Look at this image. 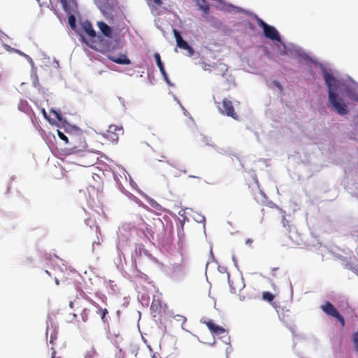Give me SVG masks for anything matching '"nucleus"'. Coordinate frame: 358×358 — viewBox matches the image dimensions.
<instances>
[{
	"label": "nucleus",
	"mask_w": 358,
	"mask_h": 358,
	"mask_svg": "<svg viewBox=\"0 0 358 358\" xmlns=\"http://www.w3.org/2000/svg\"><path fill=\"white\" fill-rule=\"evenodd\" d=\"M162 308V304L161 300L158 298L157 299L154 298L152 301V303H151L150 310L152 312L156 313V312L161 311Z\"/></svg>",
	"instance_id": "15"
},
{
	"label": "nucleus",
	"mask_w": 358,
	"mask_h": 358,
	"mask_svg": "<svg viewBox=\"0 0 358 358\" xmlns=\"http://www.w3.org/2000/svg\"><path fill=\"white\" fill-rule=\"evenodd\" d=\"M346 95L350 99L358 101V93L352 89L348 88L346 90Z\"/></svg>",
	"instance_id": "17"
},
{
	"label": "nucleus",
	"mask_w": 358,
	"mask_h": 358,
	"mask_svg": "<svg viewBox=\"0 0 358 358\" xmlns=\"http://www.w3.org/2000/svg\"><path fill=\"white\" fill-rule=\"evenodd\" d=\"M173 34L177 43L178 47H179L181 49L185 50L187 51L189 56H192L194 54V50L193 48L186 42L184 41L180 34V32L176 30L173 29Z\"/></svg>",
	"instance_id": "8"
},
{
	"label": "nucleus",
	"mask_w": 358,
	"mask_h": 358,
	"mask_svg": "<svg viewBox=\"0 0 358 358\" xmlns=\"http://www.w3.org/2000/svg\"><path fill=\"white\" fill-rule=\"evenodd\" d=\"M73 317L76 318L77 317V315L76 313H73Z\"/></svg>",
	"instance_id": "36"
},
{
	"label": "nucleus",
	"mask_w": 358,
	"mask_h": 358,
	"mask_svg": "<svg viewBox=\"0 0 358 358\" xmlns=\"http://www.w3.org/2000/svg\"><path fill=\"white\" fill-rule=\"evenodd\" d=\"M94 306L97 308L96 313L101 315V318L103 322H106L105 317L106 315L108 313V310L106 308H102L99 306H97L96 303Z\"/></svg>",
	"instance_id": "18"
},
{
	"label": "nucleus",
	"mask_w": 358,
	"mask_h": 358,
	"mask_svg": "<svg viewBox=\"0 0 358 358\" xmlns=\"http://www.w3.org/2000/svg\"><path fill=\"white\" fill-rule=\"evenodd\" d=\"M277 86H278L279 88H280V89L282 88V87H281V86H280V84H279V83H278V84H277Z\"/></svg>",
	"instance_id": "33"
},
{
	"label": "nucleus",
	"mask_w": 358,
	"mask_h": 358,
	"mask_svg": "<svg viewBox=\"0 0 358 358\" xmlns=\"http://www.w3.org/2000/svg\"><path fill=\"white\" fill-rule=\"evenodd\" d=\"M352 341L353 343L355 352L358 353V331L352 334Z\"/></svg>",
	"instance_id": "20"
},
{
	"label": "nucleus",
	"mask_w": 358,
	"mask_h": 358,
	"mask_svg": "<svg viewBox=\"0 0 358 358\" xmlns=\"http://www.w3.org/2000/svg\"><path fill=\"white\" fill-rule=\"evenodd\" d=\"M108 59L118 64H130L131 60L124 54H120L118 57L114 55H108Z\"/></svg>",
	"instance_id": "10"
},
{
	"label": "nucleus",
	"mask_w": 358,
	"mask_h": 358,
	"mask_svg": "<svg viewBox=\"0 0 358 358\" xmlns=\"http://www.w3.org/2000/svg\"><path fill=\"white\" fill-rule=\"evenodd\" d=\"M222 108H220L221 113L227 116L231 117L234 120H238V115L235 112L233 103L228 99H224L222 101Z\"/></svg>",
	"instance_id": "7"
},
{
	"label": "nucleus",
	"mask_w": 358,
	"mask_h": 358,
	"mask_svg": "<svg viewBox=\"0 0 358 358\" xmlns=\"http://www.w3.org/2000/svg\"><path fill=\"white\" fill-rule=\"evenodd\" d=\"M323 78L325 81V84L329 89V101L331 104L340 115H344L348 114V110L347 109V106L344 103H341L340 101L341 99L338 98L336 93L334 92L337 87L336 79L334 78L331 73H329L326 70L323 71Z\"/></svg>",
	"instance_id": "1"
},
{
	"label": "nucleus",
	"mask_w": 358,
	"mask_h": 358,
	"mask_svg": "<svg viewBox=\"0 0 358 358\" xmlns=\"http://www.w3.org/2000/svg\"><path fill=\"white\" fill-rule=\"evenodd\" d=\"M60 3L62 6L64 10L66 13H68V14L71 13V8L70 7L69 2L68 0H60Z\"/></svg>",
	"instance_id": "19"
},
{
	"label": "nucleus",
	"mask_w": 358,
	"mask_h": 358,
	"mask_svg": "<svg viewBox=\"0 0 358 358\" xmlns=\"http://www.w3.org/2000/svg\"><path fill=\"white\" fill-rule=\"evenodd\" d=\"M71 3H73V4H76V1L74 0H72Z\"/></svg>",
	"instance_id": "35"
},
{
	"label": "nucleus",
	"mask_w": 358,
	"mask_h": 358,
	"mask_svg": "<svg viewBox=\"0 0 358 358\" xmlns=\"http://www.w3.org/2000/svg\"><path fill=\"white\" fill-rule=\"evenodd\" d=\"M18 108L24 113H28L29 110V106L26 101H21L18 105Z\"/></svg>",
	"instance_id": "21"
},
{
	"label": "nucleus",
	"mask_w": 358,
	"mask_h": 358,
	"mask_svg": "<svg viewBox=\"0 0 358 358\" xmlns=\"http://www.w3.org/2000/svg\"><path fill=\"white\" fill-rule=\"evenodd\" d=\"M50 334V343L52 345V347L54 348V345H55V341L57 339V331L55 330L52 326L49 327L47 326L46 328V336H48Z\"/></svg>",
	"instance_id": "13"
},
{
	"label": "nucleus",
	"mask_w": 358,
	"mask_h": 358,
	"mask_svg": "<svg viewBox=\"0 0 358 358\" xmlns=\"http://www.w3.org/2000/svg\"><path fill=\"white\" fill-rule=\"evenodd\" d=\"M55 282H56L57 285H59V281H58L57 279L55 280Z\"/></svg>",
	"instance_id": "34"
},
{
	"label": "nucleus",
	"mask_w": 358,
	"mask_h": 358,
	"mask_svg": "<svg viewBox=\"0 0 358 358\" xmlns=\"http://www.w3.org/2000/svg\"><path fill=\"white\" fill-rule=\"evenodd\" d=\"M262 299L264 301L271 302L274 299V295L268 292H264L262 294Z\"/></svg>",
	"instance_id": "22"
},
{
	"label": "nucleus",
	"mask_w": 358,
	"mask_h": 358,
	"mask_svg": "<svg viewBox=\"0 0 358 358\" xmlns=\"http://www.w3.org/2000/svg\"><path fill=\"white\" fill-rule=\"evenodd\" d=\"M153 1L157 6H161L162 4V0H153Z\"/></svg>",
	"instance_id": "29"
},
{
	"label": "nucleus",
	"mask_w": 358,
	"mask_h": 358,
	"mask_svg": "<svg viewBox=\"0 0 358 358\" xmlns=\"http://www.w3.org/2000/svg\"><path fill=\"white\" fill-rule=\"evenodd\" d=\"M252 242L250 239L247 240L246 244H250Z\"/></svg>",
	"instance_id": "31"
},
{
	"label": "nucleus",
	"mask_w": 358,
	"mask_h": 358,
	"mask_svg": "<svg viewBox=\"0 0 358 358\" xmlns=\"http://www.w3.org/2000/svg\"><path fill=\"white\" fill-rule=\"evenodd\" d=\"M45 273L50 275L49 272L47 270H45Z\"/></svg>",
	"instance_id": "37"
},
{
	"label": "nucleus",
	"mask_w": 358,
	"mask_h": 358,
	"mask_svg": "<svg viewBox=\"0 0 358 358\" xmlns=\"http://www.w3.org/2000/svg\"><path fill=\"white\" fill-rule=\"evenodd\" d=\"M289 221L286 219L285 216V215H282V224L284 227L285 228H287L289 229Z\"/></svg>",
	"instance_id": "27"
},
{
	"label": "nucleus",
	"mask_w": 358,
	"mask_h": 358,
	"mask_svg": "<svg viewBox=\"0 0 358 358\" xmlns=\"http://www.w3.org/2000/svg\"><path fill=\"white\" fill-rule=\"evenodd\" d=\"M124 129L122 126L111 124L109 126L105 137L112 143H117L120 136L123 135Z\"/></svg>",
	"instance_id": "5"
},
{
	"label": "nucleus",
	"mask_w": 358,
	"mask_h": 358,
	"mask_svg": "<svg viewBox=\"0 0 358 358\" xmlns=\"http://www.w3.org/2000/svg\"><path fill=\"white\" fill-rule=\"evenodd\" d=\"M69 306L74 311L80 310V315L83 322L88 321L91 310L86 307V302L84 299L77 297L73 301H70Z\"/></svg>",
	"instance_id": "2"
},
{
	"label": "nucleus",
	"mask_w": 358,
	"mask_h": 358,
	"mask_svg": "<svg viewBox=\"0 0 358 358\" xmlns=\"http://www.w3.org/2000/svg\"><path fill=\"white\" fill-rule=\"evenodd\" d=\"M229 285H230V287H231V292H233V293H235L237 289L241 290L243 287V282H241L240 285H239V287L238 288H236V287L233 286V284H234V281L233 280H229Z\"/></svg>",
	"instance_id": "24"
},
{
	"label": "nucleus",
	"mask_w": 358,
	"mask_h": 358,
	"mask_svg": "<svg viewBox=\"0 0 358 358\" xmlns=\"http://www.w3.org/2000/svg\"><path fill=\"white\" fill-rule=\"evenodd\" d=\"M42 111H43V113L44 115H45V116H46L45 110L44 109H43V110H42Z\"/></svg>",
	"instance_id": "32"
},
{
	"label": "nucleus",
	"mask_w": 358,
	"mask_h": 358,
	"mask_svg": "<svg viewBox=\"0 0 358 358\" xmlns=\"http://www.w3.org/2000/svg\"><path fill=\"white\" fill-rule=\"evenodd\" d=\"M203 3V5L200 6V9L203 10L204 13L208 14L210 10V6L206 4V2Z\"/></svg>",
	"instance_id": "25"
},
{
	"label": "nucleus",
	"mask_w": 358,
	"mask_h": 358,
	"mask_svg": "<svg viewBox=\"0 0 358 358\" xmlns=\"http://www.w3.org/2000/svg\"><path fill=\"white\" fill-rule=\"evenodd\" d=\"M73 147L71 148L72 153L84 152L86 150L87 144L84 136L82 134L72 138Z\"/></svg>",
	"instance_id": "6"
},
{
	"label": "nucleus",
	"mask_w": 358,
	"mask_h": 358,
	"mask_svg": "<svg viewBox=\"0 0 358 358\" xmlns=\"http://www.w3.org/2000/svg\"><path fill=\"white\" fill-rule=\"evenodd\" d=\"M154 57L155 59V61H156V63H157V65L158 66V68L159 69V71L161 72V73L162 74L164 80L169 83V80H168V76H167V73H166V71L164 69V64L161 60V57H160V55L159 53H155L154 55Z\"/></svg>",
	"instance_id": "14"
},
{
	"label": "nucleus",
	"mask_w": 358,
	"mask_h": 358,
	"mask_svg": "<svg viewBox=\"0 0 358 358\" xmlns=\"http://www.w3.org/2000/svg\"><path fill=\"white\" fill-rule=\"evenodd\" d=\"M97 24L101 31L106 37L109 38L113 37V29L110 26L103 22H99Z\"/></svg>",
	"instance_id": "11"
},
{
	"label": "nucleus",
	"mask_w": 358,
	"mask_h": 358,
	"mask_svg": "<svg viewBox=\"0 0 358 358\" xmlns=\"http://www.w3.org/2000/svg\"><path fill=\"white\" fill-rule=\"evenodd\" d=\"M216 71H217V73H215L216 75H217V76L221 75L222 76H225V75L227 74V73L228 71V67L224 64H220L216 67Z\"/></svg>",
	"instance_id": "16"
},
{
	"label": "nucleus",
	"mask_w": 358,
	"mask_h": 358,
	"mask_svg": "<svg viewBox=\"0 0 358 358\" xmlns=\"http://www.w3.org/2000/svg\"><path fill=\"white\" fill-rule=\"evenodd\" d=\"M69 23L70 27L73 29H76V20L75 16L71 14V13H70V15L69 16Z\"/></svg>",
	"instance_id": "23"
},
{
	"label": "nucleus",
	"mask_w": 358,
	"mask_h": 358,
	"mask_svg": "<svg viewBox=\"0 0 358 358\" xmlns=\"http://www.w3.org/2000/svg\"><path fill=\"white\" fill-rule=\"evenodd\" d=\"M203 323L213 334L217 336H220L226 332V330L223 327L216 325L212 320L206 321Z\"/></svg>",
	"instance_id": "9"
},
{
	"label": "nucleus",
	"mask_w": 358,
	"mask_h": 358,
	"mask_svg": "<svg viewBox=\"0 0 358 358\" xmlns=\"http://www.w3.org/2000/svg\"><path fill=\"white\" fill-rule=\"evenodd\" d=\"M258 25L263 29L264 34L266 38L271 40L281 42L280 36L278 30L273 26H271L255 15Z\"/></svg>",
	"instance_id": "3"
},
{
	"label": "nucleus",
	"mask_w": 358,
	"mask_h": 358,
	"mask_svg": "<svg viewBox=\"0 0 358 358\" xmlns=\"http://www.w3.org/2000/svg\"><path fill=\"white\" fill-rule=\"evenodd\" d=\"M321 310L328 316L336 318L342 327L345 325L344 317L339 313L336 307L329 301H325L321 306Z\"/></svg>",
	"instance_id": "4"
},
{
	"label": "nucleus",
	"mask_w": 358,
	"mask_h": 358,
	"mask_svg": "<svg viewBox=\"0 0 358 358\" xmlns=\"http://www.w3.org/2000/svg\"><path fill=\"white\" fill-rule=\"evenodd\" d=\"M190 178H194L195 176H189Z\"/></svg>",
	"instance_id": "38"
},
{
	"label": "nucleus",
	"mask_w": 358,
	"mask_h": 358,
	"mask_svg": "<svg viewBox=\"0 0 358 358\" xmlns=\"http://www.w3.org/2000/svg\"><path fill=\"white\" fill-rule=\"evenodd\" d=\"M57 134H58L59 137L62 141H65L66 143H67L69 142L67 136L65 134H64L62 131H60L59 130H57Z\"/></svg>",
	"instance_id": "26"
},
{
	"label": "nucleus",
	"mask_w": 358,
	"mask_h": 358,
	"mask_svg": "<svg viewBox=\"0 0 358 358\" xmlns=\"http://www.w3.org/2000/svg\"><path fill=\"white\" fill-rule=\"evenodd\" d=\"M83 29H84L85 32L90 37V38H94L96 36V31L93 29L92 23L88 21L85 20L82 23Z\"/></svg>",
	"instance_id": "12"
},
{
	"label": "nucleus",
	"mask_w": 358,
	"mask_h": 358,
	"mask_svg": "<svg viewBox=\"0 0 358 358\" xmlns=\"http://www.w3.org/2000/svg\"><path fill=\"white\" fill-rule=\"evenodd\" d=\"M51 350H52L51 358H59V357H56V351L55 350V348L51 347Z\"/></svg>",
	"instance_id": "28"
},
{
	"label": "nucleus",
	"mask_w": 358,
	"mask_h": 358,
	"mask_svg": "<svg viewBox=\"0 0 358 358\" xmlns=\"http://www.w3.org/2000/svg\"><path fill=\"white\" fill-rule=\"evenodd\" d=\"M117 356L119 358H123V354L121 350H120L117 353Z\"/></svg>",
	"instance_id": "30"
}]
</instances>
